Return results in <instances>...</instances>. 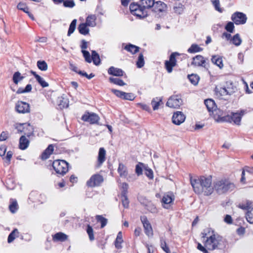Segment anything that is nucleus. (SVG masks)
<instances>
[{
  "instance_id": "nucleus-43",
  "label": "nucleus",
  "mask_w": 253,
  "mask_h": 253,
  "mask_svg": "<svg viewBox=\"0 0 253 253\" xmlns=\"http://www.w3.org/2000/svg\"><path fill=\"white\" fill-rule=\"evenodd\" d=\"M160 246L162 250L166 253H170L169 248L167 246L166 240L163 237L160 238Z\"/></svg>"
},
{
  "instance_id": "nucleus-44",
  "label": "nucleus",
  "mask_w": 253,
  "mask_h": 253,
  "mask_svg": "<svg viewBox=\"0 0 253 253\" xmlns=\"http://www.w3.org/2000/svg\"><path fill=\"white\" fill-rule=\"evenodd\" d=\"M37 67L39 70L42 71H45L47 70L48 66L46 62L44 60H39L37 62Z\"/></svg>"
},
{
  "instance_id": "nucleus-47",
  "label": "nucleus",
  "mask_w": 253,
  "mask_h": 253,
  "mask_svg": "<svg viewBox=\"0 0 253 253\" xmlns=\"http://www.w3.org/2000/svg\"><path fill=\"white\" fill-rule=\"evenodd\" d=\"M77 19H75L73 20L69 25L67 36H70L72 34L74 33L76 27Z\"/></svg>"
},
{
  "instance_id": "nucleus-25",
  "label": "nucleus",
  "mask_w": 253,
  "mask_h": 253,
  "mask_svg": "<svg viewBox=\"0 0 253 253\" xmlns=\"http://www.w3.org/2000/svg\"><path fill=\"white\" fill-rule=\"evenodd\" d=\"M53 144H50L42 153L41 157L42 160H45L49 158V156L52 153L54 150Z\"/></svg>"
},
{
  "instance_id": "nucleus-64",
  "label": "nucleus",
  "mask_w": 253,
  "mask_h": 253,
  "mask_svg": "<svg viewBox=\"0 0 253 253\" xmlns=\"http://www.w3.org/2000/svg\"><path fill=\"white\" fill-rule=\"evenodd\" d=\"M31 89H32V87H31V84H28L25 89H23L22 88H19L17 90V93L19 94V93H23L29 92V91H31Z\"/></svg>"
},
{
  "instance_id": "nucleus-63",
  "label": "nucleus",
  "mask_w": 253,
  "mask_h": 253,
  "mask_svg": "<svg viewBox=\"0 0 253 253\" xmlns=\"http://www.w3.org/2000/svg\"><path fill=\"white\" fill-rule=\"evenodd\" d=\"M128 185L126 182H124L122 183V191H121V196H125L127 195L128 192Z\"/></svg>"
},
{
  "instance_id": "nucleus-46",
  "label": "nucleus",
  "mask_w": 253,
  "mask_h": 253,
  "mask_svg": "<svg viewBox=\"0 0 253 253\" xmlns=\"http://www.w3.org/2000/svg\"><path fill=\"white\" fill-rule=\"evenodd\" d=\"M95 217L97 221L101 223V228H103L107 225L108 220L102 215H97Z\"/></svg>"
},
{
  "instance_id": "nucleus-51",
  "label": "nucleus",
  "mask_w": 253,
  "mask_h": 253,
  "mask_svg": "<svg viewBox=\"0 0 253 253\" xmlns=\"http://www.w3.org/2000/svg\"><path fill=\"white\" fill-rule=\"evenodd\" d=\"M145 64L144 56L142 53H140L138 57L137 61L136 62V66L138 68H141L144 66Z\"/></svg>"
},
{
  "instance_id": "nucleus-18",
  "label": "nucleus",
  "mask_w": 253,
  "mask_h": 253,
  "mask_svg": "<svg viewBox=\"0 0 253 253\" xmlns=\"http://www.w3.org/2000/svg\"><path fill=\"white\" fill-rule=\"evenodd\" d=\"M108 73L109 75L116 77H125L126 78V75L125 72L120 68H116L114 66H111L108 69Z\"/></svg>"
},
{
  "instance_id": "nucleus-58",
  "label": "nucleus",
  "mask_w": 253,
  "mask_h": 253,
  "mask_svg": "<svg viewBox=\"0 0 253 253\" xmlns=\"http://www.w3.org/2000/svg\"><path fill=\"white\" fill-rule=\"evenodd\" d=\"M121 201L123 206L125 209H127L129 207V201L127 195L121 196Z\"/></svg>"
},
{
  "instance_id": "nucleus-17",
  "label": "nucleus",
  "mask_w": 253,
  "mask_h": 253,
  "mask_svg": "<svg viewBox=\"0 0 253 253\" xmlns=\"http://www.w3.org/2000/svg\"><path fill=\"white\" fill-rule=\"evenodd\" d=\"M204 103L209 112H212L214 114L217 112H220V110L217 108L215 101L213 99H207L205 100Z\"/></svg>"
},
{
  "instance_id": "nucleus-23",
  "label": "nucleus",
  "mask_w": 253,
  "mask_h": 253,
  "mask_svg": "<svg viewBox=\"0 0 253 253\" xmlns=\"http://www.w3.org/2000/svg\"><path fill=\"white\" fill-rule=\"evenodd\" d=\"M106 150L103 147H101L99 149L97 161V167H100L105 160Z\"/></svg>"
},
{
  "instance_id": "nucleus-7",
  "label": "nucleus",
  "mask_w": 253,
  "mask_h": 253,
  "mask_svg": "<svg viewBox=\"0 0 253 253\" xmlns=\"http://www.w3.org/2000/svg\"><path fill=\"white\" fill-rule=\"evenodd\" d=\"M209 62L208 58L205 59L201 55H197L192 58L191 64L195 67H202L208 70L209 67Z\"/></svg>"
},
{
  "instance_id": "nucleus-6",
  "label": "nucleus",
  "mask_w": 253,
  "mask_h": 253,
  "mask_svg": "<svg viewBox=\"0 0 253 253\" xmlns=\"http://www.w3.org/2000/svg\"><path fill=\"white\" fill-rule=\"evenodd\" d=\"M183 104L181 94H173L170 96L166 103V106L170 108L178 109Z\"/></svg>"
},
{
  "instance_id": "nucleus-34",
  "label": "nucleus",
  "mask_w": 253,
  "mask_h": 253,
  "mask_svg": "<svg viewBox=\"0 0 253 253\" xmlns=\"http://www.w3.org/2000/svg\"><path fill=\"white\" fill-rule=\"evenodd\" d=\"M118 172L120 176L122 177H126L128 174L126 167L122 163H119Z\"/></svg>"
},
{
  "instance_id": "nucleus-32",
  "label": "nucleus",
  "mask_w": 253,
  "mask_h": 253,
  "mask_svg": "<svg viewBox=\"0 0 253 253\" xmlns=\"http://www.w3.org/2000/svg\"><path fill=\"white\" fill-rule=\"evenodd\" d=\"M88 26L84 23H81L78 27L79 32L83 35H86L89 34V30L87 28Z\"/></svg>"
},
{
  "instance_id": "nucleus-9",
  "label": "nucleus",
  "mask_w": 253,
  "mask_h": 253,
  "mask_svg": "<svg viewBox=\"0 0 253 253\" xmlns=\"http://www.w3.org/2000/svg\"><path fill=\"white\" fill-rule=\"evenodd\" d=\"M180 54L177 52L172 53L169 57V60H166L165 62V66L169 73L172 71L173 67L176 65V56L179 55Z\"/></svg>"
},
{
  "instance_id": "nucleus-48",
  "label": "nucleus",
  "mask_w": 253,
  "mask_h": 253,
  "mask_svg": "<svg viewBox=\"0 0 253 253\" xmlns=\"http://www.w3.org/2000/svg\"><path fill=\"white\" fill-rule=\"evenodd\" d=\"M253 207V204L252 202L247 201L246 204H240L239 205L238 207L242 210H249Z\"/></svg>"
},
{
  "instance_id": "nucleus-45",
  "label": "nucleus",
  "mask_w": 253,
  "mask_h": 253,
  "mask_svg": "<svg viewBox=\"0 0 253 253\" xmlns=\"http://www.w3.org/2000/svg\"><path fill=\"white\" fill-rule=\"evenodd\" d=\"M146 167L144 164L141 162H139L135 166V173L138 175H141L143 173V168Z\"/></svg>"
},
{
  "instance_id": "nucleus-1",
  "label": "nucleus",
  "mask_w": 253,
  "mask_h": 253,
  "mask_svg": "<svg viewBox=\"0 0 253 253\" xmlns=\"http://www.w3.org/2000/svg\"><path fill=\"white\" fill-rule=\"evenodd\" d=\"M202 234V238H207L205 246L208 250L212 251L217 249L224 252L228 244L222 236L215 234L214 231L211 228L205 229Z\"/></svg>"
},
{
  "instance_id": "nucleus-16",
  "label": "nucleus",
  "mask_w": 253,
  "mask_h": 253,
  "mask_svg": "<svg viewBox=\"0 0 253 253\" xmlns=\"http://www.w3.org/2000/svg\"><path fill=\"white\" fill-rule=\"evenodd\" d=\"M186 119L185 115L181 111L174 112L172 117V123L176 125H180Z\"/></svg>"
},
{
  "instance_id": "nucleus-49",
  "label": "nucleus",
  "mask_w": 253,
  "mask_h": 253,
  "mask_svg": "<svg viewBox=\"0 0 253 253\" xmlns=\"http://www.w3.org/2000/svg\"><path fill=\"white\" fill-rule=\"evenodd\" d=\"M17 8L23 10L25 13H27L30 17H32L30 12L29 11V8L26 6L24 3L20 2L17 5Z\"/></svg>"
},
{
  "instance_id": "nucleus-3",
  "label": "nucleus",
  "mask_w": 253,
  "mask_h": 253,
  "mask_svg": "<svg viewBox=\"0 0 253 253\" xmlns=\"http://www.w3.org/2000/svg\"><path fill=\"white\" fill-rule=\"evenodd\" d=\"M213 189L219 194H224L233 191L235 185L228 179H221L214 183Z\"/></svg>"
},
{
  "instance_id": "nucleus-31",
  "label": "nucleus",
  "mask_w": 253,
  "mask_h": 253,
  "mask_svg": "<svg viewBox=\"0 0 253 253\" xmlns=\"http://www.w3.org/2000/svg\"><path fill=\"white\" fill-rule=\"evenodd\" d=\"M140 203L143 205L145 206V209L150 212L154 213L158 212V210L156 206L151 202H148L145 204L144 203H142L140 201Z\"/></svg>"
},
{
  "instance_id": "nucleus-33",
  "label": "nucleus",
  "mask_w": 253,
  "mask_h": 253,
  "mask_svg": "<svg viewBox=\"0 0 253 253\" xmlns=\"http://www.w3.org/2000/svg\"><path fill=\"white\" fill-rule=\"evenodd\" d=\"M96 17L95 15H88L86 18L85 22L84 23L89 27H94L96 26Z\"/></svg>"
},
{
  "instance_id": "nucleus-27",
  "label": "nucleus",
  "mask_w": 253,
  "mask_h": 253,
  "mask_svg": "<svg viewBox=\"0 0 253 253\" xmlns=\"http://www.w3.org/2000/svg\"><path fill=\"white\" fill-rule=\"evenodd\" d=\"M33 76H34L37 82L42 87L44 88L49 86L48 83L45 82L40 75L37 74L36 72L33 71Z\"/></svg>"
},
{
  "instance_id": "nucleus-29",
  "label": "nucleus",
  "mask_w": 253,
  "mask_h": 253,
  "mask_svg": "<svg viewBox=\"0 0 253 253\" xmlns=\"http://www.w3.org/2000/svg\"><path fill=\"white\" fill-rule=\"evenodd\" d=\"M124 241L123 239L122 233V232L120 231L118 233L116 240L114 242L115 248L118 250L121 249L123 248L122 243Z\"/></svg>"
},
{
  "instance_id": "nucleus-38",
  "label": "nucleus",
  "mask_w": 253,
  "mask_h": 253,
  "mask_svg": "<svg viewBox=\"0 0 253 253\" xmlns=\"http://www.w3.org/2000/svg\"><path fill=\"white\" fill-rule=\"evenodd\" d=\"M163 104L162 98L156 97L153 98L151 101V105L153 110H157L161 104Z\"/></svg>"
},
{
  "instance_id": "nucleus-56",
  "label": "nucleus",
  "mask_w": 253,
  "mask_h": 253,
  "mask_svg": "<svg viewBox=\"0 0 253 253\" xmlns=\"http://www.w3.org/2000/svg\"><path fill=\"white\" fill-rule=\"evenodd\" d=\"M23 79V77L21 75L19 72H15L13 76V82L16 84Z\"/></svg>"
},
{
  "instance_id": "nucleus-19",
  "label": "nucleus",
  "mask_w": 253,
  "mask_h": 253,
  "mask_svg": "<svg viewBox=\"0 0 253 253\" xmlns=\"http://www.w3.org/2000/svg\"><path fill=\"white\" fill-rule=\"evenodd\" d=\"M56 104L58 106V108L62 110L68 107L69 101L68 99L65 97V95L63 94L62 96L57 97Z\"/></svg>"
},
{
  "instance_id": "nucleus-26",
  "label": "nucleus",
  "mask_w": 253,
  "mask_h": 253,
  "mask_svg": "<svg viewBox=\"0 0 253 253\" xmlns=\"http://www.w3.org/2000/svg\"><path fill=\"white\" fill-rule=\"evenodd\" d=\"M211 61L212 63L216 65L220 69H222L223 67L222 59L221 56L218 55H214L211 56Z\"/></svg>"
},
{
  "instance_id": "nucleus-62",
  "label": "nucleus",
  "mask_w": 253,
  "mask_h": 253,
  "mask_svg": "<svg viewBox=\"0 0 253 253\" xmlns=\"http://www.w3.org/2000/svg\"><path fill=\"white\" fill-rule=\"evenodd\" d=\"M112 93L115 94L117 97L123 99L124 92L116 89H112L111 90Z\"/></svg>"
},
{
  "instance_id": "nucleus-28",
  "label": "nucleus",
  "mask_w": 253,
  "mask_h": 253,
  "mask_svg": "<svg viewBox=\"0 0 253 253\" xmlns=\"http://www.w3.org/2000/svg\"><path fill=\"white\" fill-rule=\"evenodd\" d=\"M230 84L232 85L231 87H221L220 91L221 92V95H231L235 91L236 87H233L232 83H230Z\"/></svg>"
},
{
  "instance_id": "nucleus-13",
  "label": "nucleus",
  "mask_w": 253,
  "mask_h": 253,
  "mask_svg": "<svg viewBox=\"0 0 253 253\" xmlns=\"http://www.w3.org/2000/svg\"><path fill=\"white\" fill-rule=\"evenodd\" d=\"M190 183L193 188L194 192L197 194L203 193V188L201 187V177H194L190 175Z\"/></svg>"
},
{
  "instance_id": "nucleus-55",
  "label": "nucleus",
  "mask_w": 253,
  "mask_h": 253,
  "mask_svg": "<svg viewBox=\"0 0 253 253\" xmlns=\"http://www.w3.org/2000/svg\"><path fill=\"white\" fill-rule=\"evenodd\" d=\"M86 232L89 236V240L93 241L94 240V236L93 234V230L90 225H87L86 229Z\"/></svg>"
},
{
  "instance_id": "nucleus-10",
  "label": "nucleus",
  "mask_w": 253,
  "mask_h": 253,
  "mask_svg": "<svg viewBox=\"0 0 253 253\" xmlns=\"http://www.w3.org/2000/svg\"><path fill=\"white\" fill-rule=\"evenodd\" d=\"M103 176L99 174H95L92 175L86 182V185L90 187L99 186L103 182Z\"/></svg>"
},
{
  "instance_id": "nucleus-41",
  "label": "nucleus",
  "mask_w": 253,
  "mask_h": 253,
  "mask_svg": "<svg viewBox=\"0 0 253 253\" xmlns=\"http://www.w3.org/2000/svg\"><path fill=\"white\" fill-rule=\"evenodd\" d=\"M188 78L190 83L194 85L198 84L200 79L199 77L197 75L194 74L188 75Z\"/></svg>"
},
{
  "instance_id": "nucleus-2",
  "label": "nucleus",
  "mask_w": 253,
  "mask_h": 253,
  "mask_svg": "<svg viewBox=\"0 0 253 253\" xmlns=\"http://www.w3.org/2000/svg\"><path fill=\"white\" fill-rule=\"evenodd\" d=\"M140 3L132 2L129 5L130 13L136 17L142 19L148 16L146 9H149L153 6L154 0H140Z\"/></svg>"
},
{
  "instance_id": "nucleus-39",
  "label": "nucleus",
  "mask_w": 253,
  "mask_h": 253,
  "mask_svg": "<svg viewBox=\"0 0 253 253\" xmlns=\"http://www.w3.org/2000/svg\"><path fill=\"white\" fill-rule=\"evenodd\" d=\"M203 50V48L200 47L196 43L192 44L191 46L188 49L187 51L190 53H194L201 52Z\"/></svg>"
},
{
  "instance_id": "nucleus-61",
  "label": "nucleus",
  "mask_w": 253,
  "mask_h": 253,
  "mask_svg": "<svg viewBox=\"0 0 253 253\" xmlns=\"http://www.w3.org/2000/svg\"><path fill=\"white\" fill-rule=\"evenodd\" d=\"M183 5L182 4H179L178 6H174V12L177 14H182L183 12Z\"/></svg>"
},
{
  "instance_id": "nucleus-59",
  "label": "nucleus",
  "mask_w": 253,
  "mask_h": 253,
  "mask_svg": "<svg viewBox=\"0 0 253 253\" xmlns=\"http://www.w3.org/2000/svg\"><path fill=\"white\" fill-rule=\"evenodd\" d=\"M82 52L83 53V56L85 59V61L87 63H91L92 61L91 56L90 55L89 52L85 50H82Z\"/></svg>"
},
{
  "instance_id": "nucleus-36",
  "label": "nucleus",
  "mask_w": 253,
  "mask_h": 253,
  "mask_svg": "<svg viewBox=\"0 0 253 253\" xmlns=\"http://www.w3.org/2000/svg\"><path fill=\"white\" fill-rule=\"evenodd\" d=\"M29 144V141L25 136H22L19 140V148L22 150L26 149Z\"/></svg>"
},
{
  "instance_id": "nucleus-14",
  "label": "nucleus",
  "mask_w": 253,
  "mask_h": 253,
  "mask_svg": "<svg viewBox=\"0 0 253 253\" xmlns=\"http://www.w3.org/2000/svg\"><path fill=\"white\" fill-rule=\"evenodd\" d=\"M245 113V111L244 110H241L240 111L237 112H231L230 113V117L232 118L231 123H233L237 126H240L242 118Z\"/></svg>"
},
{
  "instance_id": "nucleus-21",
  "label": "nucleus",
  "mask_w": 253,
  "mask_h": 253,
  "mask_svg": "<svg viewBox=\"0 0 253 253\" xmlns=\"http://www.w3.org/2000/svg\"><path fill=\"white\" fill-rule=\"evenodd\" d=\"M153 7V10L155 12H160L166 11L167 9V5L164 2L161 1H158L155 2Z\"/></svg>"
},
{
  "instance_id": "nucleus-20",
  "label": "nucleus",
  "mask_w": 253,
  "mask_h": 253,
  "mask_svg": "<svg viewBox=\"0 0 253 253\" xmlns=\"http://www.w3.org/2000/svg\"><path fill=\"white\" fill-rule=\"evenodd\" d=\"M16 110L18 113H25L30 110L29 105L23 101H19L16 105Z\"/></svg>"
},
{
  "instance_id": "nucleus-50",
  "label": "nucleus",
  "mask_w": 253,
  "mask_h": 253,
  "mask_svg": "<svg viewBox=\"0 0 253 253\" xmlns=\"http://www.w3.org/2000/svg\"><path fill=\"white\" fill-rule=\"evenodd\" d=\"M234 22L229 21L225 26L226 31L230 33H233L234 32L235 26Z\"/></svg>"
},
{
  "instance_id": "nucleus-53",
  "label": "nucleus",
  "mask_w": 253,
  "mask_h": 253,
  "mask_svg": "<svg viewBox=\"0 0 253 253\" xmlns=\"http://www.w3.org/2000/svg\"><path fill=\"white\" fill-rule=\"evenodd\" d=\"M135 97H136V96L133 93H131V92L127 93V92H124L123 98L122 99L132 101V100H134Z\"/></svg>"
},
{
  "instance_id": "nucleus-15",
  "label": "nucleus",
  "mask_w": 253,
  "mask_h": 253,
  "mask_svg": "<svg viewBox=\"0 0 253 253\" xmlns=\"http://www.w3.org/2000/svg\"><path fill=\"white\" fill-rule=\"evenodd\" d=\"M214 118L216 122L218 123H231L232 118L230 117V114H223L222 111L220 110V112H217L213 114Z\"/></svg>"
},
{
  "instance_id": "nucleus-35",
  "label": "nucleus",
  "mask_w": 253,
  "mask_h": 253,
  "mask_svg": "<svg viewBox=\"0 0 253 253\" xmlns=\"http://www.w3.org/2000/svg\"><path fill=\"white\" fill-rule=\"evenodd\" d=\"M91 59L93 64L98 66L101 63V60L99 54L95 50L91 51Z\"/></svg>"
},
{
  "instance_id": "nucleus-4",
  "label": "nucleus",
  "mask_w": 253,
  "mask_h": 253,
  "mask_svg": "<svg viewBox=\"0 0 253 253\" xmlns=\"http://www.w3.org/2000/svg\"><path fill=\"white\" fill-rule=\"evenodd\" d=\"M69 163L65 160H56L52 162V167L56 174L64 175L69 170Z\"/></svg>"
},
{
  "instance_id": "nucleus-37",
  "label": "nucleus",
  "mask_w": 253,
  "mask_h": 253,
  "mask_svg": "<svg viewBox=\"0 0 253 253\" xmlns=\"http://www.w3.org/2000/svg\"><path fill=\"white\" fill-rule=\"evenodd\" d=\"M9 209L11 212L14 213L16 212L18 209V206L17 201L15 199H11L10 200Z\"/></svg>"
},
{
  "instance_id": "nucleus-12",
  "label": "nucleus",
  "mask_w": 253,
  "mask_h": 253,
  "mask_svg": "<svg viewBox=\"0 0 253 253\" xmlns=\"http://www.w3.org/2000/svg\"><path fill=\"white\" fill-rule=\"evenodd\" d=\"M140 220L143 224L145 234L148 237H152L153 236V229L150 222L148 221L146 216L143 215L140 217Z\"/></svg>"
},
{
  "instance_id": "nucleus-60",
  "label": "nucleus",
  "mask_w": 253,
  "mask_h": 253,
  "mask_svg": "<svg viewBox=\"0 0 253 253\" xmlns=\"http://www.w3.org/2000/svg\"><path fill=\"white\" fill-rule=\"evenodd\" d=\"M63 3L65 7L72 8L75 5L73 0H64Z\"/></svg>"
},
{
  "instance_id": "nucleus-24",
  "label": "nucleus",
  "mask_w": 253,
  "mask_h": 253,
  "mask_svg": "<svg viewBox=\"0 0 253 253\" xmlns=\"http://www.w3.org/2000/svg\"><path fill=\"white\" fill-rule=\"evenodd\" d=\"M123 48L126 50L127 52L131 53L132 54H134L139 51L140 47L138 46L129 43L124 46Z\"/></svg>"
},
{
  "instance_id": "nucleus-22",
  "label": "nucleus",
  "mask_w": 253,
  "mask_h": 253,
  "mask_svg": "<svg viewBox=\"0 0 253 253\" xmlns=\"http://www.w3.org/2000/svg\"><path fill=\"white\" fill-rule=\"evenodd\" d=\"M174 200V196L172 193L165 194L162 199V203L166 205L163 206L165 209H168V205L171 203Z\"/></svg>"
},
{
  "instance_id": "nucleus-42",
  "label": "nucleus",
  "mask_w": 253,
  "mask_h": 253,
  "mask_svg": "<svg viewBox=\"0 0 253 253\" xmlns=\"http://www.w3.org/2000/svg\"><path fill=\"white\" fill-rule=\"evenodd\" d=\"M19 232L17 229H14L9 235L7 239L8 243L12 242L16 237H18Z\"/></svg>"
},
{
  "instance_id": "nucleus-11",
  "label": "nucleus",
  "mask_w": 253,
  "mask_h": 253,
  "mask_svg": "<svg viewBox=\"0 0 253 253\" xmlns=\"http://www.w3.org/2000/svg\"><path fill=\"white\" fill-rule=\"evenodd\" d=\"M81 119L86 122H89L90 124H98L100 118L98 115L94 113L86 112L81 118Z\"/></svg>"
},
{
  "instance_id": "nucleus-40",
  "label": "nucleus",
  "mask_w": 253,
  "mask_h": 253,
  "mask_svg": "<svg viewBox=\"0 0 253 253\" xmlns=\"http://www.w3.org/2000/svg\"><path fill=\"white\" fill-rule=\"evenodd\" d=\"M109 81L110 83H112L114 84L118 85L119 86H124L126 84L120 78H113V77H109Z\"/></svg>"
},
{
  "instance_id": "nucleus-8",
  "label": "nucleus",
  "mask_w": 253,
  "mask_h": 253,
  "mask_svg": "<svg viewBox=\"0 0 253 253\" xmlns=\"http://www.w3.org/2000/svg\"><path fill=\"white\" fill-rule=\"evenodd\" d=\"M231 19L236 25H243L246 23L247 17L243 12L236 11L232 14Z\"/></svg>"
},
{
  "instance_id": "nucleus-57",
  "label": "nucleus",
  "mask_w": 253,
  "mask_h": 253,
  "mask_svg": "<svg viewBox=\"0 0 253 253\" xmlns=\"http://www.w3.org/2000/svg\"><path fill=\"white\" fill-rule=\"evenodd\" d=\"M211 2L216 10L220 13L223 12V9L220 7L219 0H211Z\"/></svg>"
},
{
  "instance_id": "nucleus-54",
  "label": "nucleus",
  "mask_w": 253,
  "mask_h": 253,
  "mask_svg": "<svg viewBox=\"0 0 253 253\" xmlns=\"http://www.w3.org/2000/svg\"><path fill=\"white\" fill-rule=\"evenodd\" d=\"M145 170V174L149 179H153L154 178L153 171L148 166L144 168Z\"/></svg>"
},
{
  "instance_id": "nucleus-5",
  "label": "nucleus",
  "mask_w": 253,
  "mask_h": 253,
  "mask_svg": "<svg viewBox=\"0 0 253 253\" xmlns=\"http://www.w3.org/2000/svg\"><path fill=\"white\" fill-rule=\"evenodd\" d=\"M201 183L204 194L206 196L211 194L213 191V187L211 186V177L201 176Z\"/></svg>"
},
{
  "instance_id": "nucleus-30",
  "label": "nucleus",
  "mask_w": 253,
  "mask_h": 253,
  "mask_svg": "<svg viewBox=\"0 0 253 253\" xmlns=\"http://www.w3.org/2000/svg\"><path fill=\"white\" fill-rule=\"evenodd\" d=\"M68 238V236L62 232H58L52 236V239L53 241H65Z\"/></svg>"
},
{
  "instance_id": "nucleus-52",
  "label": "nucleus",
  "mask_w": 253,
  "mask_h": 253,
  "mask_svg": "<svg viewBox=\"0 0 253 253\" xmlns=\"http://www.w3.org/2000/svg\"><path fill=\"white\" fill-rule=\"evenodd\" d=\"M231 41L236 46H239L241 44L242 40L240 37L239 34H236L232 38Z\"/></svg>"
}]
</instances>
